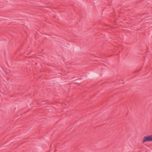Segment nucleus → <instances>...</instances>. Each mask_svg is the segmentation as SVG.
I'll use <instances>...</instances> for the list:
<instances>
[{"instance_id":"1","label":"nucleus","mask_w":152,"mask_h":152,"mask_svg":"<svg viewBox=\"0 0 152 152\" xmlns=\"http://www.w3.org/2000/svg\"><path fill=\"white\" fill-rule=\"evenodd\" d=\"M150 141H152V135L145 136L143 137L142 140L143 143Z\"/></svg>"}]
</instances>
